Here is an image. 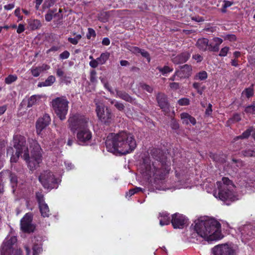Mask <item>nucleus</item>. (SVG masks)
Listing matches in <instances>:
<instances>
[{"instance_id": "ea45409f", "label": "nucleus", "mask_w": 255, "mask_h": 255, "mask_svg": "<svg viewBox=\"0 0 255 255\" xmlns=\"http://www.w3.org/2000/svg\"><path fill=\"white\" fill-rule=\"evenodd\" d=\"M178 103L180 106H187L190 104V100L188 98H183L179 99Z\"/></svg>"}, {"instance_id": "a878e982", "label": "nucleus", "mask_w": 255, "mask_h": 255, "mask_svg": "<svg viewBox=\"0 0 255 255\" xmlns=\"http://www.w3.org/2000/svg\"><path fill=\"white\" fill-rule=\"evenodd\" d=\"M41 216L43 217H48L50 215L49 207L47 204L44 203L39 205Z\"/></svg>"}, {"instance_id": "f03ea898", "label": "nucleus", "mask_w": 255, "mask_h": 255, "mask_svg": "<svg viewBox=\"0 0 255 255\" xmlns=\"http://www.w3.org/2000/svg\"><path fill=\"white\" fill-rule=\"evenodd\" d=\"M105 144L108 151L121 154L131 152L136 146L134 136L124 130L110 133L107 137Z\"/></svg>"}, {"instance_id": "f3484780", "label": "nucleus", "mask_w": 255, "mask_h": 255, "mask_svg": "<svg viewBox=\"0 0 255 255\" xmlns=\"http://www.w3.org/2000/svg\"><path fill=\"white\" fill-rule=\"evenodd\" d=\"M190 57V54L185 51L172 57L171 60L174 64L177 65L186 62Z\"/></svg>"}, {"instance_id": "338daca9", "label": "nucleus", "mask_w": 255, "mask_h": 255, "mask_svg": "<svg viewBox=\"0 0 255 255\" xmlns=\"http://www.w3.org/2000/svg\"><path fill=\"white\" fill-rule=\"evenodd\" d=\"M140 53L143 57H144L146 58H149V54L147 51L141 49V52H140Z\"/></svg>"}, {"instance_id": "603ef678", "label": "nucleus", "mask_w": 255, "mask_h": 255, "mask_svg": "<svg viewBox=\"0 0 255 255\" xmlns=\"http://www.w3.org/2000/svg\"><path fill=\"white\" fill-rule=\"evenodd\" d=\"M225 40H228L230 41H234L236 40V36L234 34H228L224 37Z\"/></svg>"}, {"instance_id": "5fc2aeb1", "label": "nucleus", "mask_w": 255, "mask_h": 255, "mask_svg": "<svg viewBox=\"0 0 255 255\" xmlns=\"http://www.w3.org/2000/svg\"><path fill=\"white\" fill-rule=\"evenodd\" d=\"M100 64L98 61L97 60V59L91 60L90 63L89 65L90 66L94 68H96L98 65Z\"/></svg>"}, {"instance_id": "864d4df0", "label": "nucleus", "mask_w": 255, "mask_h": 255, "mask_svg": "<svg viewBox=\"0 0 255 255\" xmlns=\"http://www.w3.org/2000/svg\"><path fill=\"white\" fill-rule=\"evenodd\" d=\"M170 88L174 90H176L179 88V84L178 83L172 82L169 84Z\"/></svg>"}, {"instance_id": "423d86ee", "label": "nucleus", "mask_w": 255, "mask_h": 255, "mask_svg": "<svg viewBox=\"0 0 255 255\" xmlns=\"http://www.w3.org/2000/svg\"><path fill=\"white\" fill-rule=\"evenodd\" d=\"M218 189V193H214L216 198L224 202L227 205L231 202L237 200L238 199L236 192V186L231 180L227 177H223L221 181L216 183Z\"/></svg>"}, {"instance_id": "aec40b11", "label": "nucleus", "mask_w": 255, "mask_h": 255, "mask_svg": "<svg viewBox=\"0 0 255 255\" xmlns=\"http://www.w3.org/2000/svg\"><path fill=\"white\" fill-rule=\"evenodd\" d=\"M223 42L222 39L219 37H215L212 39V42L209 44V51L217 52L219 50V46Z\"/></svg>"}, {"instance_id": "c9c22d12", "label": "nucleus", "mask_w": 255, "mask_h": 255, "mask_svg": "<svg viewBox=\"0 0 255 255\" xmlns=\"http://www.w3.org/2000/svg\"><path fill=\"white\" fill-rule=\"evenodd\" d=\"M10 181L11 184V186L12 188H14L17 185V177L15 174L13 173H10L9 175Z\"/></svg>"}, {"instance_id": "20e7f679", "label": "nucleus", "mask_w": 255, "mask_h": 255, "mask_svg": "<svg viewBox=\"0 0 255 255\" xmlns=\"http://www.w3.org/2000/svg\"><path fill=\"white\" fill-rule=\"evenodd\" d=\"M69 128L76 133V139L79 144L86 145L91 142L92 132L90 129L89 120L83 115L75 114L68 119Z\"/></svg>"}, {"instance_id": "ddd939ff", "label": "nucleus", "mask_w": 255, "mask_h": 255, "mask_svg": "<svg viewBox=\"0 0 255 255\" xmlns=\"http://www.w3.org/2000/svg\"><path fill=\"white\" fill-rule=\"evenodd\" d=\"M156 100L158 106L165 114L170 112L169 104L167 96L162 93H159L156 96Z\"/></svg>"}, {"instance_id": "6e6d98bb", "label": "nucleus", "mask_w": 255, "mask_h": 255, "mask_svg": "<svg viewBox=\"0 0 255 255\" xmlns=\"http://www.w3.org/2000/svg\"><path fill=\"white\" fill-rule=\"evenodd\" d=\"M25 30L24 25L22 24H19L17 27L16 32L18 33H21Z\"/></svg>"}, {"instance_id": "7ed1b4c3", "label": "nucleus", "mask_w": 255, "mask_h": 255, "mask_svg": "<svg viewBox=\"0 0 255 255\" xmlns=\"http://www.w3.org/2000/svg\"><path fill=\"white\" fill-rule=\"evenodd\" d=\"M194 231L208 242L217 241L221 239L223 235L221 231V224L214 219L207 217H201L195 220Z\"/></svg>"}, {"instance_id": "3c124183", "label": "nucleus", "mask_w": 255, "mask_h": 255, "mask_svg": "<svg viewBox=\"0 0 255 255\" xmlns=\"http://www.w3.org/2000/svg\"><path fill=\"white\" fill-rule=\"evenodd\" d=\"M115 107L120 111L124 110L125 109V106L124 104L118 101L115 104Z\"/></svg>"}, {"instance_id": "0e129e2a", "label": "nucleus", "mask_w": 255, "mask_h": 255, "mask_svg": "<svg viewBox=\"0 0 255 255\" xmlns=\"http://www.w3.org/2000/svg\"><path fill=\"white\" fill-rule=\"evenodd\" d=\"M130 51L135 54L140 53L141 49L137 47H133L131 48Z\"/></svg>"}, {"instance_id": "a19ab883", "label": "nucleus", "mask_w": 255, "mask_h": 255, "mask_svg": "<svg viewBox=\"0 0 255 255\" xmlns=\"http://www.w3.org/2000/svg\"><path fill=\"white\" fill-rule=\"evenodd\" d=\"M36 197L39 205L45 203L43 195L41 193H37L36 194Z\"/></svg>"}, {"instance_id": "69168bd1", "label": "nucleus", "mask_w": 255, "mask_h": 255, "mask_svg": "<svg viewBox=\"0 0 255 255\" xmlns=\"http://www.w3.org/2000/svg\"><path fill=\"white\" fill-rule=\"evenodd\" d=\"M14 7L13 3L8 4L4 6V8L5 10H9L12 9Z\"/></svg>"}, {"instance_id": "f8f14e48", "label": "nucleus", "mask_w": 255, "mask_h": 255, "mask_svg": "<svg viewBox=\"0 0 255 255\" xmlns=\"http://www.w3.org/2000/svg\"><path fill=\"white\" fill-rule=\"evenodd\" d=\"M31 214L26 213L20 221L21 230L24 232H33L34 230V227L31 224Z\"/></svg>"}, {"instance_id": "680f3d73", "label": "nucleus", "mask_w": 255, "mask_h": 255, "mask_svg": "<svg viewBox=\"0 0 255 255\" xmlns=\"http://www.w3.org/2000/svg\"><path fill=\"white\" fill-rule=\"evenodd\" d=\"M64 72L62 68H58L56 70V75L59 77H63L64 76Z\"/></svg>"}, {"instance_id": "cd10ccee", "label": "nucleus", "mask_w": 255, "mask_h": 255, "mask_svg": "<svg viewBox=\"0 0 255 255\" xmlns=\"http://www.w3.org/2000/svg\"><path fill=\"white\" fill-rule=\"evenodd\" d=\"M157 69L163 75H165L166 74L169 73L173 71V68L172 67H169L165 65L164 67H157Z\"/></svg>"}, {"instance_id": "7c9ffc66", "label": "nucleus", "mask_w": 255, "mask_h": 255, "mask_svg": "<svg viewBox=\"0 0 255 255\" xmlns=\"http://www.w3.org/2000/svg\"><path fill=\"white\" fill-rule=\"evenodd\" d=\"M17 76L16 75H9L4 79V82L6 84H11L17 80Z\"/></svg>"}, {"instance_id": "473e14b6", "label": "nucleus", "mask_w": 255, "mask_h": 255, "mask_svg": "<svg viewBox=\"0 0 255 255\" xmlns=\"http://www.w3.org/2000/svg\"><path fill=\"white\" fill-rule=\"evenodd\" d=\"M82 35L81 34H77L74 38L69 37L68 40L69 42L73 45H76L79 41L81 39Z\"/></svg>"}, {"instance_id": "4be33fe9", "label": "nucleus", "mask_w": 255, "mask_h": 255, "mask_svg": "<svg viewBox=\"0 0 255 255\" xmlns=\"http://www.w3.org/2000/svg\"><path fill=\"white\" fill-rule=\"evenodd\" d=\"M116 97L128 102L131 103L133 101L132 98L128 93L124 91L116 90Z\"/></svg>"}, {"instance_id": "79ce46f5", "label": "nucleus", "mask_w": 255, "mask_h": 255, "mask_svg": "<svg viewBox=\"0 0 255 255\" xmlns=\"http://www.w3.org/2000/svg\"><path fill=\"white\" fill-rule=\"evenodd\" d=\"M229 47L227 46H225L224 48H222L220 51V53L219 54V56L220 57H225L226 56L229 51Z\"/></svg>"}, {"instance_id": "6ab92c4d", "label": "nucleus", "mask_w": 255, "mask_h": 255, "mask_svg": "<svg viewBox=\"0 0 255 255\" xmlns=\"http://www.w3.org/2000/svg\"><path fill=\"white\" fill-rule=\"evenodd\" d=\"M209 44L208 39L202 38L198 39L196 46L200 50L206 51L209 50Z\"/></svg>"}, {"instance_id": "393cba45", "label": "nucleus", "mask_w": 255, "mask_h": 255, "mask_svg": "<svg viewBox=\"0 0 255 255\" xmlns=\"http://www.w3.org/2000/svg\"><path fill=\"white\" fill-rule=\"evenodd\" d=\"M41 96L40 95H33L28 101L27 107H31L34 105L38 104L41 100Z\"/></svg>"}, {"instance_id": "de8ad7c7", "label": "nucleus", "mask_w": 255, "mask_h": 255, "mask_svg": "<svg viewBox=\"0 0 255 255\" xmlns=\"http://www.w3.org/2000/svg\"><path fill=\"white\" fill-rule=\"evenodd\" d=\"M70 56V53L65 50L59 55V58L60 59L63 60L69 58Z\"/></svg>"}, {"instance_id": "a18cd8bd", "label": "nucleus", "mask_w": 255, "mask_h": 255, "mask_svg": "<svg viewBox=\"0 0 255 255\" xmlns=\"http://www.w3.org/2000/svg\"><path fill=\"white\" fill-rule=\"evenodd\" d=\"M97 72L95 70H92L90 72V81L92 83H96L97 82Z\"/></svg>"}, {"instance_id": "4c0bfd02", "label": "nucleus", "mask_w": 255, "mask_h": 255, "mask_svg": "<svg viewBox=\"0 0 255 255\" xmlns=\"http://www.w3.org/2000/svg\"><path fill=\"white\" fill-rule=\"evenodd\" d=\"M30 25L33 29L38 28L41 26V23L39 20L34 19L30 23Z\"/></svg>"}, {"instance_id": "4468645a", "label": "nucleus", "mask_w": 255, "mask_h": 255, "mask_svg": "<svg viewBox=\"0 0 255 255\" xmlns=\"http://www.w3.org/2000/svg\"><path fill=\"white\" fill-rule=\"evenodd\" d=\"M187 222V219L183 215L175 213L172 215L171 223L174 228L182 229Z\"/></svg>"}, {"instance_id": "4d7b16f0", "label": "nucleus", "mask_w": 255, "mask_h": 255, "mask_svg": "<svg viewBox=\"0 0 255 255\" xmlns=\"http://www.w3.org/2000/svg\"><path fill=\"white\" fill-rule=\"evenodd\" d=\"M54 4V2L51 0H45L43 4V6L45 7L49 8Z\"/></svg>"}, {"instance_id": "bf43d9fd", "label": "nucleus", "mask_w": 255, "mask_h": 255, "mask_svg": "<svg viewBox=\"0 0 255 255\" xmlns=\"http://www.w3.org/2000/svg\"><path fill=\"white\" fill-rule=\"evenodd\" d=\"M59 49H60L59 46H53L47 51L46 53H49L51 52H55V51H58Z\"/></svg>"}, {"instance_id": "dca6fc26", "label": "nucleus", "mask_w": 255, "mask_h": 255, "mask_svg": "<svg viewBox=\"0 0 255 255\" xmlns=\"http://www.w3.org/2000/svg\"><path fill=\"white\" fill-rule=\"evenodd\" d=\"M50 121V117L48 114H44L42 118H39L36 124L37 134H39L42 130L49 124Z\"/></svg>"}, {"instance_id": "a211bd4d", "label": "nucleus", "mask_w": 255, "mask_h": 255, "mask_svg": "<svg viewBox=\"0 0 255 255\" xmlns=\"http://www.w3.org/2000/svg\"><path fill=\"white\" fill-rule=\"evenodd\" d=\"M50 68V67L49 65L46 64H43L42 65L39 66L32 67L30 69V71L31 74L34 77H37L41 73L49 70Z\"/></svg>"}, {"instance_id": "49530a36", "label": "nucleus", "mask_w": 255, "mask_h": 255, "mask_svg": "<svg viewBox=\"0 0 255 255\" xmlns=\"http://www.w3.org/2000/svg\"><path fill=\"white\" fill-rule=\"evenodd\" d=\"M88 33L87 34V37L88 39H90L91 37H95L96 36V32H95V31L91 28H89L88 29Z\"/></svg>"}, {"instance_id": "f704fd0d", "label": "nucleus", "mask_w": 255, "mask_h": 255, "mask_svg": "<svg viewBox=\"0 0 255 255\" xmlns=\"http://www.w3.org/2000/svg\"><path fill=\"white\" fill-rule=\"evenodd\" d=\"M143 189L140 187H135L129 190L128 192L127 193L126 196H128L129 197L134 194L139 192H142Z\"/></svg>"}, {"instance_id": "9b49d317", "label": "nucleus", "mask_w": 255, "mask_h": 255, "mask_svg": "<svg viewBox=\"0 0 255 255\" xmlns=\"http://www.w3.org/2000/svg\"><path fill=\"white\" fill-rule=\"evenodd\" d=\"M214 255H235V251L229 245L222 244L214 247L212 249Z\"/></svg>"}, {"instance_id": "1a4fd4ad", "label": "nucleus", "mask_w": 255, "mask_h": 255, "mask_svg": "<svg viewBox=\"0 0 255 255\" xmlns=\"http://www.w3.org/2000/svg\"><path fill=\"white\" fill-rule=\"evenodd\" d=\"M96 113L99 119L106 124H110L113 121V115L108 108L104 109L102 105L97 104Z\"/></svg>"}, {"instance_id": "2f4dec72", "label": "nucleus", "mask_w": 255, "mask_h": 255, "mask_svg": "<svg viewBox=\"0 0 255 255\" xmlns=\"http://www.w3.org/2000/svg\"><path fill=\"white\" fill-rule=\"evenodd\" d=\"M193 88L197 90L198 93L200 95H202L203 94V91L205 89L204 87H201V84L198 82H195L193 84Z\"/></svg>"}, {"instance_id": "f257e3e1", "label": "nucleus", "mask_w": 255, "mask_h": 255, "mask_svg": "<svg viewBox=\"0 0 255 255\" xmlns=\"http://www.w3.org/2000/svg\"><path fill=\"white\" fill-rule=\"evenodd\" d=\"M30 149V156L29 155L28 146L26 144V138L23 136L16 135L13 136V146L16 149L14 154L11 147L7 148V154L11 155L10 162H16L20 155L26 161L31 170L35 169L42 161V149L37 141L29 140Z\"/></svg>"}, {"instance_id": "412c9836", "label": "nucleus", "mask_w": 255, "mask_h": 255, "mask_svg": "<svg viewBox=\"0 0 255 255\" xmlns=\"http://www.w3.org/2000/svg\"><path fill=\"white\" fill-rule=\"evenodd\" d=\"M180 118L183 124L188 125L191 123L192 125H195L196 124V119L187 113L181 114Z\"/></svg>"}, {"instance_id": "09e8293b", "label": "nucleus", "mask_w": 255, "mask_h": 255, "mask_svg": "<svg viewBox=\"0 0 255 255\" xmlns=\"http://www.w3.org/2000/svg\"><path fill=\"white\" fill-rule=\"evenodd\" d=\"M41 251V248L38 245H34L33 247V255H38Z\"/></svg>"}, {"instance_id": "58836bf2", "label": "nucleus", "mask_w": 255, "mask_h": 255, "mask_svg": "<svg viewBox=\"0 0 255 255\" xmlns=\"http://www.w3.org/2000/svg\"><path fill=\"white\" fill-rule=\"evenodd\" d=\"M245 112L250 114H255V105L253 104L252 105L247 107L245 110Z\"/></svg>"}, {"instance_id": "2eb2a0df", "label": "nucleus", "mask_w": 255, "mask_h": 255, "mask_svg": "<svg viewBox=\"0 0 255 255\" xmlns=\"http://www.w3.org/2000/svg\"><path fill=\"white\" fill-rule=\"evenodd\" d=\"M192 71L191 66L185 64L176 70V75H178V78L180 79L187 78L191 76Z\"/></svg>"}, {"instance_id": "37998d69", "label": "nucleus", "mask_w": 255, "mask_h": 255, "mask_svg": "<svg viewBox=\"0 0 255 255\" xmlns=\"http://www.w3.org/2000/svg\"><path fill=\"white\" fill-rule=\"evenodd\" d=\"M140 87L142 88V89L145 90L149 93H151L153 91V89L152 87L146 84H141Z\"/></svg>"}, {"instance_id": "8fccbe9b", "label": "nucleus", "mask_w": 255, "mask_h": 255, "mask_svg": "<svg viewBox=\"0 0 255 255\" xmlns=\"http://www.w3.org/2000/svg\"><path fill=\"white\" fill-rule=\"evenodd\" d=\"M241 120V117L240 115L239 114H235L234 115L232 118L230 119L228 122L232 123V122H239Z\"/></svg>"}, {"instance_id": "052dcab7", "label": "nucleus", "mask_w": 255, "mask_h": 255, "mask_svg": "<svg viewBox=\"0 0 255 255\" xmlns=\"http://www.w3.org/2000/svg\"><path fill=\"white\" fill-rule=\"evenodd\" d=\"M233 4V2L229 0L224 1V8L226 9L227 7L231 6Z\"/></svg>"}, {"instance_id": "9d476101", "label": "nucleus", "mask_w": 255, "mask_h": 255, "mask_svg": "<svg viewBox=\"0 0 255 255\" xmlns=\"http://www.w3.org/2000/svg\"><path fill=\"white\" fill-rule=\"evenodd\" d=\"M15 236H8L3 243L0 250V255H11L13 252L12 246L16 242Z\"/></svg>"}, {"instance_id": "bb28decb", "label": "nucleus", "mask_w": 255, "mask_h": 255, "mask_svg": "<svg viewBox=\"0 0 255 255\" xmlns=\"http://www.w3.org/2000/svg\"><path fill=\"white\" fill-rule=\"evenodd\" d=\"M253 131V128L250 127L246 130H245L242 135L237 136L235 137L234 140H236L239 139H245L249 137L251 132Z\"/></svg>"}, {"instance_id": "72a5a7b5", "label": "nucleus", "mask_w": 255, "mask_h": 255, "mask_svg": "<svg viewBox=\"0 0 255 255\" xmlns=\"http://www.w3.org/2000/svg\"><path fill=\"white\" fill-rule=\"evenodd\" d=\"M56 11V9H50L45 15V18L46 21H50L53 18V14Z\"/></svg>"}, {"instance_id": "0eeeda50", "label": "nucleus", "mask_w": 255, "mask_h": 255, "mask_svg": "<svg viewBox=\"0 0 255 255\" xmlns=\"http://www.w3.org/2000/svg\"><path fill=\"white\" fill-rule=\"evenodd\" d=\"M68 101L65 97L62 96L53 99L51 102L52 108L61 120L66 118L68 109Z\"/></svg>"}, {"instance_id": "5701e85b", "label": "nucleus", "mask_w": 255, "mask_h": 255, "mask_svg": "<svg viewBox=\"0 0 255 255\" xmlns=\"http://www.w3.org/2000/svg\"><path fill=\"white\" fill-rule=\"evenodd\" d=\"M159 215L161 217L159 221V224L160 226H163L164 225H167L170 224V219L169 217V214L167 213H160Z\"/></svg>"}, {"instance_id": "b1692460", "label": "nucleus", "mask_w": 255, "mask_h": 255, "mask_svg": "<svg viewBox=\"0 0 255 255\" xmlns=\"http://www.w3.org/2000/svg\"><path fill=\"white\" fill-rule=\"evenodd\" d=\"M55 78L54 76H49L44 82H39L38 87H47L52 85L55 82Z\"/></svg>"}, {"instance_id": "6e6552de", "label": "nucleus", "mask_w": 255, "mask_h": 255, "mask_svg": "<svg viewBox=\"0 0 255 255\" xmlns=\"http://www.w3.org/2000/svg\"><path fill=\"white\" fill-rule=\"evenodd\" d=\"M39 180L46 189H53L55 187L57 180L55 178L52 172L49 171H44L39 177Z\"/></svg>"}, {"instance_id": "774afa93", "label": "nucleus", "mask_w": 255, "mask_h": 255, "mask_svg": "<svg viewBox=\"0 0 255 255\" xmlns=\"http://www.w3.org/2000/svg\"><path fill=\"white\" fill-rule=\"evenodd\" d=\"M102 43L103 45L108 46L110 43V40L108 38L106 37L103 39Z\"/></svg>"}, {"instance_id": "c03bdc74", "label": "nucleus", "mask_w": 255, "mask_h": 255, "mask_svg": "<svg viewBox=\"0 0 255 255\" xmlns=\"http://www.w3.org/2000/svg\"><path fill=\"white\" fill-rule=\"evenodd\" d=\"M243 94H245L247 98H250L253 96V89L251 88H247L243 91Z\"/></svg>"}, {"instance_id": "c756f323", "label": "nucleus", "mask_w": 255, "mask_h": 255, "mask_svg": "<svg viewBox=\"0 0 255 255\" xmlns=\"http://www.w3.org/2000/svg\"><path fill=\"white\" fill-rule=\"evenodd\" d=\"M207 73L205 71H202L196 74L195 76V79L199 80H204L207 78Z\"/></svg>"}, {"instance_id": "e433bc0d", "label": "nucleus", "mask_w": 255, "mask_h": 255, "mask_svg": "<svg viewBox=\"0 0 255 255\" xmlns=\"http://www.w3.org/2000/svg\"><path fill=\"white\" fill-rule=\"evenodd\" d=\"M244 156L255 157V151L250 149H247L242 151Z\"/></svg>"}, {"instance_id": "39448f33", "label": "nucleus", "mask_w": 255, "mask_h": 255, "mask_svg": "<svg viewBox=\"0 0 255 255\" xmlns=\"http://www.w3.org/2000/svg\"><path fill=\"white\" fill-rule=\"evenodd\" d=\"M155 153H160L159 150L155 149L152 153V155L155 156L156 162H151L149 159L144 160L143 163L142 165V173L144 176L149 177H153L155 180H162L165 176L169 173L170 170V165L167 163H164L160 162V156L157 157Z\"/></svg>"}, {"instance_id": "c85d7f7f", "label": "nucleus", "mask_w": 255, "mask_h": 255, "mask_svg": "<svg viewBox=\"0 0 255 255\" xmlns=\"http://www.w3.org/2000/svg\"><path fill=\"white\" fill-rule=\"evenodd\" d=\"M110 56V54L108 52L102 53L100 56L98 57L97 60L100 65H103L106 63Z\"/></svg>"}, {"instance_id": "13d9d810", "label": "nucleus", "mask_w": 255, "mask_h": 255, "mask_svg": "<svg viewBox=\"0 0 255 255\" xmlns=\"http://www.w3.org/2000/svg\"><path fill=\"white\" fill-rule=\"evenodd\" d=\"M212 105L211 104H209L208 106L205 111V114L206 115L209 116L211 115L212 113Z\"/></svg>"}, {"instance_id": "e2e57ef3", "label": "nucleus", "mask_w": 255, "mask_h": 255, "mask_svg": "<svg viewBox=\"0 0 255 255\" xmlns=\"http://www.w3.org/2000/svg\"><path fill=\"white\" fill-rule=\"evenodd\" d=\"M193 58L196 60L198 62H201L203 59L202 57L198 54L193 55Z\"/></svg>"}]
</instances>
